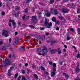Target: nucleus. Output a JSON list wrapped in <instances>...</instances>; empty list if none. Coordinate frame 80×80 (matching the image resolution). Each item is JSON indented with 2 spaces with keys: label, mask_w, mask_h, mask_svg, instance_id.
<instances>
[{
  "label": "nucleus",
  "mask_w": 80,
  "mask_h": 80,
  "mask_svg": "<svg viewBox=\"0 0 80 80\" xmlns=\"http://www.w3.org/2000/svg\"><path fill=\"white\" fill-rule=\"evenodd\" d=\"M45 25L46 27V28H51V27L52 25V24L51 22H50L49 24L47 21V18H45Z\"/></svg>",
  "instance_id": "obj_1"
},
{
  "label": "nucleus",
  "mask_w": 80,
  "mask_h": 80,
  "mask_svg": "<svg viewBox=\"0 0 80 80\" xmlns=\"http://www.w3.org/2000/svg\"><path fill=\"white\" fill-rule=\"evenodd\" d=\"M2 65H5L6 64V65H8V64H10V63H11V61H10V60L7 59H5L4 60L3 62H2Z\"/></svg>",
  "instance_id": "obj_2"
},
{
  "label": "nucleus",
  "mask_w": 80,
  "mask_h": 80,
  "mask_svg": "<svg viewBox=\"0 0 80 80\" xmlns=\"http://www.w3.org/2000/svg\"><path fill=\"white\" fill-rule=\"evenodd\" d=\"M2 35L7 37L8 36V31L5 30H3L2 31Z\"/></svg>",
  "instance_id": "obj_3"
},
{
  "label": "nucleus",
  "mask_w": 80,
  "mask_h": 80,
  "mask_svg": "<svg viewBox=\"0 0 80 80\" xmlns=\"http://www.w3.org/2000/svg\"><path fill=\"white\" fill-rule=\"evenodd\" d=\"M50 12L52 13H53V12H54L55 15L58 14V12L56 10H55V9L52 8H51Z\"/></svg>",
  "instance_id": "obj_4"
},
{
  "label": "nucleus",
  "mask_w": 80,
  "mask_h": 80,
  "mask_svg": "<svg viewBox=\"0 0 80 80\" xmlns=\"http://www.w3.org/2000/svg\"><path fill=\"white\" fill-rule=\"evenodd\" d=\"M48 52V51H47V49L46 47L45 46L43 47V49L42 51V53H43V54H44L45 53H47Z\"/></svg>",
  "instance_id": "obj_5"
},
{
  "label": "nucleus",
  "mask_w": 80,
  "mask_h": 80,
  "mask_svg": "<svg viewBox=\"0 0 80 80\" xmlns=\"http://www.w3.org/2000/svg\"><path fill=\"white\" fill-rule=\"evenodd\" d=\"M62 12L63 13H67L68 12V10H66V9H63L62 10Z\"/></svg>",
  "instance_id": "obj_6"
},
{
  "label": "nucleus",
  "mask_w": 80,
  "mask_h": 80,
  "mask_svg": "<svg viewBox=\"0 0 80 80\" xmlns=\"http://www.w3.org/2000/svg\"><path fill=\"white\" fill-rule=\"evenodd\" d=\"M11 70H10V69H9L8 73V75L9 77H10V76L12 75V73H11Z\"/></svg>",
  "instance_id": "obj_7"
},
{
  "label": "nucleus",
  "mask_w": 80,
  "mask_h": 80,
  "mask_svg": "<svg viewBox=\"0 0 80 80\" xmlns=\"http://www.w3.org/2000/svg\"><path fill=\"white\" fill-rule=\"evenodd\" d=\"M62 75H64V76H65L66 78H69V76H68V75L67 74H66V73H65V72H63L62 73Z\"/></svg>",
  "instance_id": "obj_8"
},
{
  "label": "nucleus",
  "mask_w": 80,
  "mask_h": 80,
  "mask_svg": "<svg viewBox=\"0 0 80 80\" xmlns=\"http://www.w3.org/2000/svg\"><path fill=\"white\" fill-rule=\"evenodd\" d=\"M12 67L10 69H9V70H11V72H12V71L13 70V68H14V67H15V64H12Z\"/></svg>",
  "instance_id": "obj_9"
},
{
  "label": "nucleus",
  "mask_w": 80,
  "mask_h": 80,
  "mask_svg": "<svg viewBox=\"0 0 80 80\" xmlns=\"http://www.w3.org/2000/svg\"><path fill=\"white\" fill-rule=\"evenodd\" d=\"M50 13L47 12V13L45 14V17H49L50 16Z\"/></svg>",
  "instance_id": "obj_10"
},
{
  "label": "nucleus",
  "mask_w": 80,
  "mask_h": 80,
  "mask_svg": "<svg viewBox=\"0 0 80 80\" xmlns=\"http://www.w3.org/2000/svg\"><path fill=\"white\" fill-rule=\"evenodd\" d=\"M55 75V72H51V76L52 77H53Z\"/></svg>",
  "instance_id": "obj_11"
},
{
  "label": "nucleus",
  "mask_w": 80,
  "mask_h": 80,
  "mask_svg": "<svg viewBox=\"0 0 80 80\" xmlns=\"http://www.w3.org/2000/svg\"><path fill=\"white\" fill-rule=\"evenodd\" d=\"M58 42V41L57 40H55L53 41H51V44H53L54 43H57Z\"/></svg>",
  "instance_id": "obj_12"
},
{
  "label": "nucleus",
  "mask_w": 80,
  "mask_h": 80,
  "mask_svg": "<svg viewBox=\"0 0 80 80\" xmlns=\"http://www.w3.org/2000/svg\"><path fill=\"white\" fill-rule=\"evenodd\" d=\"M50 38H46V41L48 42V43H49L50 42Z\"/></svg>",
  "instance_id": "obj_13"
},
{
  "label": "nucleus",
  "mask_w": 80,
  "mask_h": 80,
  "mask_svg": "<svg viewBox=\"0 0 80 80\" xmlns=\"http://www.w3.org/2000/svg\"><path fill=\"white\" fill-rule=\"evenodd\" d=\"M20 49L21 51L23 52V51H25V48L23 47V46H21L20 47Z\"/></svg>",
  "instance_id": "obj_14"
},
{
  "label": "nucleus",
  "mask_w": 80,
  "mask_h": 80,
  "mask_svg": "<svg viewBox=\"0 0 80 80\" xmlns=\"http://www.w3.org/2000/svg\"><path fill=\"white\" fill-rule=\"evenodd\" d=\"M12 26L13 27H14V26H15V25H16V23H15V21H14V20H12Z\"/></svg>",
  "instance_id": "obj_15"
},
{
  "label": "nucleus",
  "mask_w": 80,
  "mask_h": 80,
  "mask_svg": "<svg viewBox=\"0 0 80 80\" xmlns=\"http://www.w3.org/2000/svg\"><path fill=\"white\" fill-rule=\"evenodd\" d=\"M59 19L61 20H63V16H60L58 17Z\"/></svg>",
  "instance_id": "obj_16"
},
{
  "label": "nucleus",
  "mask_w": 80,
  "mask_h": 80,
  "mask_svg": "<svg viewBox=\"0 0 80 80\" xmlns=\"http://www.w3.org/2000/svg\"><path fill=\"white\" fill-rule=\"evenodd\" d=\"M57 51L59 54H60L62 53V52H61V51L60 50V48H58V49Z\"/></svg>",
  "instance_id": "obj_17"
},
{
  "label": "nucleus",
  "mask_w": 80,
  "mask_h": 80,
  "mask_svg": "<svg viewBox=\"0 0 80 80\" xmlns=\"http://www.w3.org/2000/svg\"><path fill=\"white\" fill-rule=\"evenodd\" d=\"M80 57V53H79V52H78V54H77V58H79Z\"/></svg>",
  "instance_id": "obj_18"
},
{
  "label": "nucleus",
  "mask_w": 80,
  "mask_h": 80,
  "mask_svg": "<svg viewBox=\"0 0 80 80\" xmlns=\"http://www.w3.org/2000/svg\"><path fill=\"white\" fill-rule=\"evenodd\" d=\"M36 51H37V52L40 53L41 52H42V49H41L40 48H39V49H37Z\"/></svg>",
  "instance_id": "obj_19"
},
{
  "label": "nucleus",
  "mask_w": 80,
  "mask_h": 80,
  "mask_svg": "<svg viewBox=\"0 0 80 80\" xmlns=\"http://www.w3.org/2000/svg\"><path fill=\"white\" fill-rule=\"evenodd\" d=\"M52 21H53V22H56V19H55V17H53L52 18Z\"/></svg>",
  "instance_id": "obj_20"
},
{
  "label": "nucleus",
  "mask_w": 80,
  "mask_h": 80,
  "mask_svg": "<svg viewBox=\"0 0 80 80\" xmlns=\"http://www.w3.org/2000/svg\"><path fill=\"white\" fill-rule=\"evenodd\" d=\"M15 8L16 10H19V9H20V7H19L16 6V7H15Z\"/></svg>",
  "instance_id": "obj_21"
},
{
  "label": "nucleus",
  "mask_w": 80,
  "mask_h": 80,
  "mask_svg": "<svg viewBox=\"0 0 80 80\" xmlns=\"http://www.w3.org/2000/svg\"><path fill=\"white\" fill-rule=\"evenodd\" d=\"M75 71H76V72H78L80 71V70L78 68H76V69H75Z\"/></svg>",
  "instance_id": "obj_22"
},
{
  "label": "nucleus",
  "mask_w": 80,
  "mask_h": 80,
  "mask_svg": "<svg viewBox=\"0 0 80 80\" xmlns=\"http://www.w3.org/2000/svg\"><path fill=\"white\" fill-rule=\"evenodd\" d=\"M40 68H41V69L42 70H45V68H44L43 67L40 66Z\"/></svg>",
  "instance_id": "obj_23"
},
{
  "label": "nucleus",
  "mask_w": 80,
  "mask_h": 80,
  "mask_svg": "<svg viewBox=\"0 0 80 80\" xmlns=\"http://www.w3.org/2000/svg\"><path fill=\"white\" fill-rule=\"evenodd\" d=\"M77 31L78 34H80V28H78L77 29Z\"/></svg>",
  "instance_id": "obj_24"
},
{
  "label": "nucleus",
  "mask_w": 80,
  "mask_h": 80,
  "mask_svg": "<svg viewBox=\"0 0 80 80\" xmlns=\"http://www.w3.org/2000/svg\"><path fill=\"white\" fill-rule=\"evenodd\" d=\"M32 19L33 20H36V17L35 16H33L32 17Z\"/></svg>",
  "instance_id": "obj_25"
},
{
  "label": "nucleus",
  "mask_w": 80,
  "mask_h": 80,
  "mask_svg": "<svg viewBox=\"0 0 80 80\" xmlns=\"http://www.w3.org/2000/svg\"><path fill=\"white\" fill-rule=\"evenodd\" d=\"M51 52L52 54L55 53V50H51Z\"/></svg>",
  "instance_id": "obj_26"
},
{
  "label": "nucleus",
  "mask_w": 80,
  "mask_h": 80,
  "mask_svg": "<svg viewBox=\"0 0 80 80\" xmlns=\"http://www.w3.org/2000/svg\"><path fill=\"white\" fill-rule=\"evenodd\" d=\"M29 27H30V28H33V29H34V28H35V27H34V26L32 25H29Z\"/></svg>",
  "instance_id": "obj_27"
},
{
  "label": "nucleus",
  "mask_w": 80,
  "mask_h": 80,
  "mask_svg": "<svg viewBox=\"0 0 80 80\" xmlns=\"http://www.w3.org/2000/svg\"><path fill=\"white\" fill-rule=\"evenodd\" d=\"M56 64L55 63H53L52 64V67H53V68H55L56 67Z\"/></svg>",
  "instance_id": "obj_28"
},
{
  "label": "nucleus",
  "mask_w": 80,
  "mask_h": 80,
  "mask_svg": "<svg viewBox=\"0 0 80 80\" xmlns=\"http://www.w3.org/2000/svg\"><path fill=\"white\" fill-rule=\"evenodd\" d=\"M38 15L39 18H40V17H41V13L40 12H38Z\"/></svg>",
  "instance_id": "obj_29"
},
{
  "label": "nucleus",
  "mask_w": 80,
  "mask_h": 80,
  "mask_svg": "<svg viewBox=\"0 0 80 80\" xmlns=\"http://www.w3.org/2000/svg\"><path fill=\"white\" fill-rule=\"evenodd\" d=\"M53 2H54V0H50V3L51 4L53 3Z\"/></svg>",
  "instance_id": "obj_30"
},
{
  "label": "nucleus",
  "mask_w": 80,
  "mask_h": 80,
  "mask_svg": "<svg viewBox=\"0 0 80 80\" xmlns=\"http://www.w3.org/2000/svg\"><path fill=\"white\" fill-rule=\"evenodd\" d=\"M34 77L35 78H36V79H38V76H37V74H34Z\"/></svg>",
  "instance_id": "obj_31"
},
{
  "label": "nucleus",
  "mask_w": 80,
  "mask_h": 80,
  "mask_svg": "<svg viewBox=\"0 0 80 80\" xmlns=\"http://www.w3.org/2000/svg\"><path fill=\"white\" fill-rule=\"evenodd\" d=\"M28 12V8H26L25 9V13H27Z\"/></svg>",
  "instance_id": "obj_32"
},
{
  "label": "nucleus",
  "mask_w": 80,
  "mask_h": 80,
  "mask_svg": "<svg viewBox=\"0 0 80 80\" xmlns=\"http://www.w3.org/2000/svg\"><path fill=\"white\" fill-rule=\"evenodd\" d=\"M39 4L40 5H43V3H42L41 2H39Z\"/></svg>",
  "instance_id": "obj_33"
},
{
  "label": "nucleus",
  "mask_w": 80,
  "mask_h": 80,
  "mask_svg": "<svg viewBox=\"0 0 80 80\" xmlns=\"http://www.w3.org/2000/svg\"><path fill=\"white\" fill-rule=\"evenodd\" d=\"M30 1H31V0H26L25 1V2L26 3H29V2H30Z\"/></svg>",
  "instance_id": "obj_34"
},
{
  "label": "nucleus",
  "mask_w": 80,
  "mask_h": 80,
  "mask_svg": "<svg viewBox=\"0 0 80 80\" xmlns=\"http://www.w3.org/2000/svg\"><path fill=\"white\" fill-rule=\"evenodd\" d=\"M48 63H49V64L51 65H52V63H53V62H52L51 61H49Z\"/></svg>",
  "instance_id": "obj_35"
},
{
  "label": "nucleus",
  "mask_w": 80,
  "mask_h": 80,
  "mask_svg": "<svg viewBox=\"0 0 80 80\" xmlns=\"http://www.w3.org/2000/svg\"><path fill=\"white\" fill-rule=\"evenodd\" d=\"M70 37H69V36L67 37L66 38V39H67V40H68V41L70 40Z\"/></svg>",
  "instance_id": "obj_36"
},
{
  "label": "nucleus",
  "mask_w": 80,
  "mask_h": 80,
  "mask_svg": "<svg viewBox=\"0 0 80 80\" xmlns=\"http://www.w3.org/2000/svg\"><path fill=\"white\" fill-rule=\"evenodd\" d=\"M38 54L39 55H42V56L45 55V54H43V53H38Z\"/></svg>",
  "instance_id": "obj_37"
},
{
  "label": "nucleus",
  "mask_w": 80,
  "mask_h": 80,
  "mask_svg": "<svg viewBox=\"0 0 80 80\" xmlns=\"http://www.w3.org/2000/svg\"><path fill=\"white\" fill-rule=\"evenodd\" d=\"M56 24H57V25H58V24L60 23V21H56Z\"/></svg>",
  "instance_id": "obj_38"
},
{
  "label": "nucleus",
  "mask_w": 80,
  "mask_h": 80,
  "mask_svg": "<svg viewBox=\"0 0 80 80\" xmlns=\"http://www.w3.org/2000/svg\"><path fill=\"white\" fill-rule=\"evenodd\" d=\"M77 12L79 13H80V9H78L77 10Z\"/></svg>",
  "instance_id": "obj_39"
},
{
  "label": "nucleus",
  "mask_w": 80,
  "mask_h": 80,
  "mask_svg": "<svg viewBox=\"0 0 80 80\" xmlns=\"http://www.w3.org/2000/svg\"><path fill=\"white\" fill-rule=\"evenodd\" d=\"M22 80H25V78L24 76H22Z\"/></svg>",
  "instance_id": "obj_40"
},
{
  "label": "nucleus",
  "mask_w": 80,
  "mask_h": 80,
  "mask_svg": "<svg viewBox=\"0 0 80 80\" xmlns=\"http://www.w3.org/2000/svg\"><path fill=\"white\" fill-rule=\"evenodd\" d=\"M18 74L17 73H16L15 74V78H17V77L18 76Z\"/></svg>",
  "instance_id": "obj_41"
},
{
  "label": "nucleus",
  "mask_w": 80,
  "mask_h": 80,
  "mask_svg": "<svg viewBox=\"0 0 80 80\" xmlns=\"http://www.w3.org/2000/svg\"><path fill=\"white\" fill-rule=\"evenodd\" d=\"M40 29L41 30H43L45 28H40Z\"/></svg>",
  "instance_id": "obj_42"
},
{
  "label": "nucleus",
  "mask_w": 80,
  "mask_h": 80,
  "mask_svg": "<svg viewBox=\"0 0 80 80\" xmlns=\"http://www.w3.org/2000/svg\"><path fill=\"white\" fill-rule=\"evenodd\" d=\"M70 30L72 32H73V31H74L73 29V28H71L70 29Z\"/></svg>",
  "instance_id": "obj_43"
},
{
  "label": "nucleus",
  "mask_w": 80,
  "mask_h": 80,
  "mask_svg": "<svg viewBox=\"0 0 80 80\" xmlns=\"http://www.w3.org/2000/svg\"><path fill=\"white\" fill-rule=\"evenodd\" d=\"M2 44H3V42H2V40H0V45H2Z\"/></svg>",
  "instance_id": "obj_44"
},
{
  "label": "nucleus",
  "mask_w": 80,
  "mask_h": 80,
  "mask_svg": "<svg viewBox=\"0 0 80 80\" xmlns=\"http://www.w3.org/2000/svg\"><path fill=\"white\" fill-rule=\"evenodd\" d=\"M22 73L23 74H24V73H25V70H24L22 71Z\"/></svg>",
  "instance_id": "obj_45"
},
{
  "label": "nucleus",
  "mask_w": 80,
  "mask_h": 80,
  "mask_svg": "<svg viewBox=\"0 0 80 80\" xmlns=\"http://www.w3.org/2000/svg\"><path fill=\"white\" fill-rule=\"evenodd\" d=\"M20 78H21V77L19 76L17 80H20Z\"/></svg>",
  "instance_id": "obj_46"
},
{
  "label": "nucleus",
  "mask_w": 80,
  "mask_h": 80,
  "mask_svg": "<svg viewBox=\"0 0 80 80\" xmlns=\"http://www.w3.org/2000/svg\"><path fill=\"white\" fill-rule=\"evenodd\" d=\"M35 67H36V66L35 65H33L32 67V68H35Z\"/></svg>",
  "instance_id": "obj_47"
},
{
  "label": "nucleus",
  "mask_w": 80,
  "mask_h": 80,
  "mask_svg": "<svg viewBox=\"0 0 80 80\" xmlns=\"http://www.w3.org/2000/svg\"><path fill=\"white\" fill-rule=\"evenodd\" d=\"M75 80H80V78H77L75 79Z\"/></svg>",
  "instance_id": "obj_48"
},
{
  "label": "nucleus",
  "mask_w": 80,
  "mask_h": 80,
  "mask_svg": "<svg viewBox=\"0 0 80 80\" xmlns=\"http://www.w3.org/2000/svg\"><path fill=\"white\" fill-rule=\"evenodd\" d=\"M78 20H80V15H78Z\"/></svg>",
  "instance_id": "obj_49"
},
{
  "label": "nucleus",
  "mask_w": 80,
  "mask_h": 80,
  "mask_svg": "<svg viewBox=\"0 0 80 80\" xmlns=\"http://www.w3.org/2000/svg\"><path fill=\"white\" fill-rule=\"evenodd\" d=\"M5 13L4 12H2V15H5Z\"/></svg>",
  "instance_id": "obj_50"
},
{
  "label": "nucleus",
  "mask_w": 80,
  "mask_h": 80,
  "mask_svg": "<svg viewBox=\"0 0 80 80\" xmlns=\"http://www.w3.org/2000/svg\"><path fill=\"white\" fill-rule=\"evenodd\" d=\"M12 41V39L11 38H10L9 39V43H11V41Z\"/></svg>",
  "instance_id": "obj_51"
},
{
  "label": "nucleus",
  "mask_w": 80,
  "mask_h": 80,
  "mask_svg": "<svg viewBox=\"0 0 80 80\" xmlns=\"http://www.w3.org/2000/svg\"><path fill=\"white\" fill-rule=\"evenodd\" d=\"M25 66H28V63H26L24 64Z\"/></svg>",
  "instance_id": "obj_52"
},
{
  "label": "nucleus",
  "mask_w": 80,
  "mask_h": 80,
  "mask_svg": "<svg viewBox=\"0 0 80 80\" xmlns=\"http://www.w3.org/2000/svg\"><path fill=\"white\" fill-rule=\"evenodd\" d=\"M29 18V16H26V19H28V18Z\"/></svg>",
  "instance_id": "obj_53"
},
{
  "label": "nucleus",
  "mask_w": 80,
  "mask_h": 80,
  "mask_svg": "<svg viewBox=\"0 0 80 80\" xmlns=\"http://www.w3.org/2000/svg\"><path fill=\"white\" fill-rule=\"evenodd\" d=\"M18 34V32H15V35H17V34Z\"/></svg>",
  "instance_id": "obj_54"
},
{
  "label": "nucleus",
  "mask_w": 80,
  "mask_h": 80,
  "mask_svg": "<svg viewBox=\"0 0 80 80\" xmlns=\"http://www.w3.org/2000/svg\"><path fill=\"white\" fill-rule=\"evenodd\" d=\"M27 72L28 73H30V70H28Z\"/></svg>",
  "instance_id": "obj_55"
},
{
  "label": "nucleus",
  "mask_w": 80,
  "mask_h": 80,
  "mask_svg": "<svg viewBox=\"0 0 80 80\" xmlns=\"http://www.w3.org/2000/svg\"><path fill=\"white\" fill-rule=\"evenodd\" d=\"M25 16H26V15H24V16L22 17V19H23V20H24V19H25Z\"/></svg>",
  "instance_id": "obj_56"
},
{
  "label": "nucleus",
  "mask_w": 80,
  "mask_h": 80,
  "mask_svg": "<svg viewBox=\"0 0 80 80\" xmlns=\"http://www.w3.org/2000/svg\"><path fill=\"white\" fill-rule=\"evenodd\" d=\"M59 28H58V27H57L56 28V30H59Z\"/></svg>",
  "instance_id": "obj_57"
},
{
  "label": "nucleus",
  "mask_w": 80,
  "mask_h": 80,
  "mask_svg": "<svg viewBox=\"0 0 80 80\" xmlns=\"http://www.w3.org/2000/svg\"><path fill=\"white\" fill-rule=\"evenodd\" d=\"M2 49H3V50H5V49H6V48L5 47H3L2 48Z\"/></svg>",
  "instance_id": "obj_58"
},
{
  "label": "nucleus",
  "mask_w": 80,
  "mask_h": 80,
  "mask_svg": "<svg viewBox=\"0 0 80 80\" xmlns=\"http://www.w3.org/2000/svg\"><path fill=\"white\" fill-rule=\"evenodd\" d=\"M45 74L46 75H48V73L47 72H46Z\"/></svg>",
  "instance_id": "obj_59"
},
{
  "label": "nucleus",
  "mask_w": 80,
  "mask_h": 80,
  "mask_svg": "<svg viewBox=\"0 0 80 80\" xmlns=\"http://www.w3.org/2000/svg\"><path fill=\"white\" fill-rule=\"evenodd\" d=\"M18 13H16V14H15V16L16 17H17V16H18Z\"/></svg>",
  "instance_id": "obj_60"
},
{
  "label": "nucleus",
  "mask_w": 80,
  "mask_h": 80,
  "mask_svg": "<svg viewBox=\"0 0 80 80\" xmlns=\"http://www.w3.org/2000/svg\"><path fill=\"white\" fill-rule=\"evenodd\" d=\"M55 70H56V69H55V68H53V71L55 72Z\"/></svg>",
  "instance_id": "obj_61"
},
{
  "label": "nucleus",
  "mask_w": 80,
  "mask_h": 80,
  "mask_svg": "<svg viewBox=\"0 0 80 80\" xmlns=\"http://www.w3.org/2000/svg\"><path fill=\"white\" fill-rule=\"evenodd\" d=\"M64 47L65 48H67V46L66 45H64Z\"/></svg>",
  "instance_id": "obj_62"
},
{
  "label": "nucleus",
  "mask_w": 80,
  "mask_h": 80,
  "mask_svg": "<svg viewBox=\"0 0 80 80\" xmlns=\"http://www.w3.org/2000/svg\"><path fill=\"white\" fill-rule=\"evenodd\" d=\"M32 12H35V9L33 8H32Z\"/></svg>",
  "instance_id": "obj_63"
},
{
  "label": "nucleus",
  "mask_w": 80,
  "mask_h": 80,
  "mask_svg": "<svg viewBox=\"0 0 80 80\" xmlns=\"http://www.w3.org/2000/svg\"><path fill=\"white\" fill-rule=\"evenodd\" d=\"M9 22H12V20L10 19V20H9Z\"/></svg>",
  "instance_id": "obj_64"
}]
</instances>
